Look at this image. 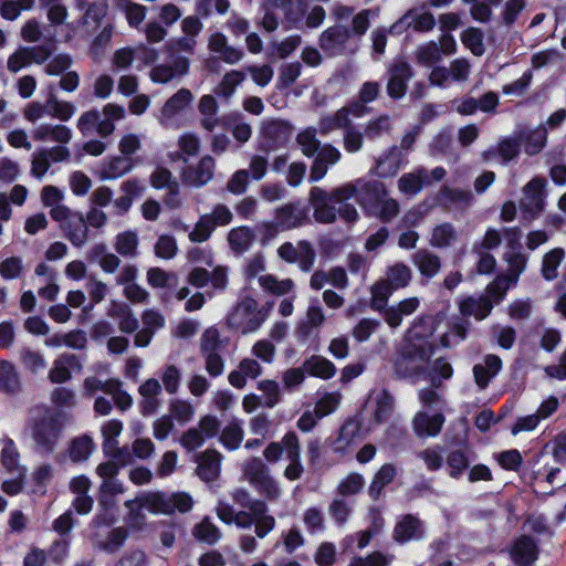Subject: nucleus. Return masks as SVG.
Here are the masks:
<instances>
[{
    "mask_svg": "<svg viewBox=\"0 0 566 566\" xmlns=\"http://www.w3.org/2000/svg\"><path fill=\"white\" fill-rule=\"evenodd\" d=\"M387 189L377 180L357 179L344 184L331 192L321 187H313L308 193V201L313 207L314 219L319 223H334L337 216L346 222H355L358 219V211L352 203L346 202L356 198L357 203L368 216L373 209L385 198Z\"/></svg>",
    "mask_w": 566,
    "mask_h": 566,
    "instance_id": "f257e3e1",
    "label": "nucleus"
},
{
    "mask_svg": "<svg viewBox=\"0 0 566 566\" xmlns=\"http://www.w3.org/2000/svg\"><path fill=\"white\" fill-rule=\"evenodd\" d=\"M71 420V416L62 410L45 408L43 416L35 419L32 424V438L36 450L44 454L52 453Z\"/></svg>",
    "mask_w": 566,
    "mask_h": 566,
    "instance_id": "f03ea898",
    "label": "nucleus"
},
{
    "mask_svg": "<svg viewBox=\"0 0 566 566\" xmlns=\"http://www.w3.org/2000/svg\"><path fill=\"white\" fill-rule=\"evenodd\" d=\"M271 306H260L250 295L242 296L227 317L230 328L245 335L258 331L268 319Z\"/></svg>",
    "mask_w": 566,
    "mask_h": 566,
    "instance_id": "7ed1b4c3",
    "label": "nucleus"
},
{
    "mask_svg": "<svg viewBox=\"0 0 566 566\" xmlns=\"http://www.w3.org/2000/svg\"><path fill=\"white\" fill-rule=\"evenodd\" d=\"M126 507L130 511L132 516L138 520L142 511L147 510L151 513L170 514L176 510L187 512L191 509V497H134L126 501ZM138 523V521H136Z\"/></svg>",
    "mask_w": 566,
    "mask_h": 566,
    "instance_id": "20e7f679",
    "label": "nucleus"
},
{
    "mask_svg": "<svg viewBox=\"0 0 566 566\" xmlns=\"http://www.w3.org/2000/svg\"><path fill=\"white\" fill-rule=\"evenodd\" d=\"M433 355V349L428 344L408 345L395 361V371L398 377L407 378L420 375L424 370V364Z\"/></svg>",
    "mask_w": 566,
    "mask_h": 566,
    "instance_id": "39448f33",
    "label": "nucleus"
},
{
    "mask_svg": "<svg viewBox=\"0 0 566 566\" xmlns=\"http://www.w3.org/2000/svg\"><path fill=\"white\" fill-rule=\"evenodd\" d=\"M208 50L213 54V56L207 61L209 70H213V64L218 61L233 65L244 57L243 50L230 45L227 36L221 32H214L209 36Z\"/></svg>",
    "mask_w": 566,
    "mask_h": 566,
    "instance_id": "423d86ee",
    "label": "nucleus"
},
{
    "mask_svg": "<svg viewBox=\"0 0 566 566\" xmlns=\"http://www.w3.org/2000/svg\"><path fill=\"white\" fill-rule=\"evenodd\" d=\"M352 38L350 30L344 24H335L327 28L319 36V48L331 56L343 55L348 52V43ZM350 53L355 49L349 50Z\"/></svg>",
    "mask_w": 566,
    "mask_h": 566,
    "instance_id": "0eeeda50",
    "label": "nucleus"
},
{
    "mask_svg": "<svg viewBox=\"0 0 566 566\" xmlns=\"http://www.w3.org/2000/svg\"><path fill=\"white\" fill-rule=\"evenodd\" d=\"M279 256L287 263H298L303 272H310L316 259L315 250L308 241H298L296 245L291 242L283 243L277 249Z\"/></svg>",
    "mask_w": 566,
    "mask_h": 566,
    "instance_id": "6e6552de",
    "label": "nucleus"
},
{
    "mask_svg": "<svg viewBox=\"0 0 566 566\" xmlns=\"http://www.w3.org/2000/svg\"><path fill=\"white\" fill-rule=\"evenodd\" d=\"M544 181L532 179L523 188V196L520 200V209L527 220L535 219L544 208Z\"/></svg>",
    "mask_w": 566,
    "mask_h": 566,
    "instance_id": "1a4fd4ad",
    "label": "nucleus"
},
{
    "mask_svg": "<svg viewBox=\"0 0 566 566\" xmlns=\"http://www.w3.org/2000/svg\"><path fill=\"white\" fill-rule=\"evenodd\" d=\"M190 61L182 55L170 56L166 63L158 64L150 70L149 76L154 83L167 84L177 77L189 73Z\"/></svg>",
    "mask_w": 566,
    "mask_h": 566,
    "instance_id": "9d476101",
    "label": "nucleus"
},
{
    "mask_svg": "<svg viewBox=\"0 0 566 566\" xmlns=\"http://www.w3.org/2000/svg\"><path fill=\"white\" fill-rule=\"evenodd\" d=\"M243 473L259 492H264L268 495L277 492L275 482L270 476L268 468L260 458L249 459L243 465Z\"/></svg>",
    "mask_w": 566,
    "mask_h": 566,
    "instance_id": "9b49d317",
    "label": "nucleus"
},
{
    "mask_svg": "<svg viewBox=\"0 0 566 566\" xmlns=\"http://www.w3.org/2000/svg\"><path fill=\"white\" fill-rule=\"evenodd\" d=\"M413 77L411 66L402 61H395L388 69L387 93L394 99L405 96L408 82Z\"/></svg>",
    "mask_w": 566,
    "mask_h": 566,
    "instance_id": "f8f14e48",
    "label": "nucleus"
},
{
    "mask_svg": "<svg viewBox=\"0 0 566 566\" xmlns=\"http://www.w3.org/2000/svg\"><path fill=\"white\" fill-rule=\"evenodd\" d=\"M274 219L282 231L302 227L308 220L306 208L300 201L287 202L274 210Z\"/></svg>",
    "mask_w": 566,
    "mask_h": 566,
    "instance_id": "ddd939ff",
    "label": "nucleus"
},
{
    "mask_svg": "<svg viewBox=\"0 0 566 566\" xmlns=\"http://www.w3.org/2000/svg\"><path fill=\"white\" fill-rule=\"evenodd\" d=\"M214 168V159L210 155H205L196 165H190L184 170V182L197 188L203 187L212 180Z\"/></svg>",
    "mask_w": 566,
    "mask_h": 566,
    "instance_id": "4468645a",
    "label": "nucleus"
},
{
    "mask_svg": "<svg viewBox=\"0 0 566 566\" xmlns=\"http://www.w3.org/2000/svg\"><path fill=\"white\" fill-rule=\"evenodd\" d=\"M325 322V315L318 301H312L305 318L295 328V336L301 342H306L315 331H318Z\"/></svg>",
    "mask_w": 566,
    "mask_h": 566,
    "instance_id": "2eb2a0df",
    "label": "nucleus"
},
{
    "mask_svg": "<svg viewBox=\"0 0 566 566\" xmlns=\"http://www.w3.org/2000/svg\"><path fill=\"white\" fill-rule=\"evenodd\" d=\"M193 94L188 88L178 90L164 104L158 120L161 125L168 126L172 118L193 102Z\"/></svg>",
    "mask_w": 566,
    "mask_h": 566,
    "instance_id": "dca6fc26",
    "label": "nucleus"
},
{
    "mask_svg": "<svg viewBox=\"0 0 566 566\" xmlns=\"http://www.w3.org/2000/svg\"><path fill=\"white\" fill-rule=\"evenodd\" d=\"M402 164V153L397 146H391L375 158V167L371 172L379 178L394 177L398 174Z\"/></svg>",
    "mask_w": 566,
    "mask_h": 566,
    "instance_id": "f3484780",
    "label": "nucleus"
},
{
    "mask_svg": "<svg viewBox=\"0 0 566 566\" xmlns=\"http://www.w3.org/2000/svg\"><path fill=\"white\" fill-rule=\"evenodd\" d=\"M537 557L538 548L531 536L518 537L511 548V558L517 566H532Z\"/></svg>",
    "mask_w": 566,
    "mask_h": 566,
    "instance_id": "a211bd4d",
    "label": "nucleus"
},
{
    "mask_svg": "<svg viewBox=\"0 0 566 566\" xmlns=\"http://www.w3.org/2000/svg\"><path fill=\"white\" fill-rule=\"evenodd\" d=\"M221 454L216 450H206L197 455V475L205 482H212L220 471Z\"/></svg>",
    "mask_w": 566,
    "mask_h": 566,
    "instance_id": "6ab92c4d",
    "label": "nucleus"
},
{
    "mask_svg": "<svg viewBox=\"0 0 566 566\" xmlns=\"http://www.w3.org/2000/svg\"><path fill=\"white\" fill-rule=\"evenodd\" d=\"M444 423L442 413L428 416L426 412H417L412 419L415 433L420 437H436L440 433Z\"/></svg>",
    "mask_w": 566,
    "mask_h": 566,
    "instance_id": "aec40b11",
    "label": "nucleus"
},
{
    "mask_svg": "<svg viewBox=\"0 0 566 566\" xmlns=\"http://www.w3.org/2000/svg\"><path fill=\"white\" fill-rule=\"evenodd\" d=\"M66 239L76 248L88 241V227L82 213L76 212L66 223L62 224Z\"/></svg>",
    "mask_w": 566,
    "mask_h": 566,
    "instance_id": "412c9836",
    "label": "nucleus"
},
{
    "mask_svg": "<svg viewBox=\"0 0 566 566\" xmlns=\"http://www.w3.org/2000/svg\"><path fill=\"white\" fill-rule=\"evenodd\" d=\"M411 260L419 273L426 279L434 277L441 270L440 256L427 249L415 252Z\"/></svg>",
    "mask_w": 566,
    "mask_h": 566,
    "instance_id": "4be33fe9",
    "label": "nucleus"
},
{
    "mask_svg": "<svg viewBox=\"0 0 566 566\" xmlns=\"http://www.w3.org/2000/svg\"><path fill=\"white\" fill-rule=\"evenodd\" d=\"M430 184L428 171L420 167L412 172L403 174L398 180V189L405 195L415 196Z\"/></svg>",
    "mask_w": 566,
    "mask_h": 566,
    "instance_id": "5701e85b",
    "label": "nucleus"
},
{
    "mask_svg": "<svg viewBox=\"0 0 566 566\" xmlns=\"http://www.w3.org/2000/svg\"><path fill=\"white\" fill-rule=\"evenodd\" d=\"M94 450L95 443L86 433L72 438L67 443V455L73 463L87 461Z\"/></svg>",
    "mask_w": 566,
    "mask_h": 566,
    "instance_id": "b1692460",
    "label": "nucleus"
},
{
    "mask_svg": "<svg viewBox=\"0 0 566 566\" xmlns=\"http://www.w3.org/2000/svg\"><path fill=\"white\" fill-rule=\"evenodd\" d=\"M0 462L9 473L24 476L25 468L21 465L20 453L11 439L1 440Z\"/></svg>",
    "mask_w": 566,
    "mask_h": 566,
    "instance_id": "393cba45",
    "label": "nucleus"
},
{
    "mask_svg": "<svg viewBox=\"0 0 566 566\" xmlns=\"http://www.w3.org/2000/svg\"><path fill=\"white\" fill-rule=\"evenodd\" d=\"M21 389L22 384L17 367L8 360H2L0 363V391L14 396Z\"/></svg>",
    "mask_w": 566,
    "mask_h": 566,
    "instance_id": "a878e982",
    "label": "nucleus"
},
{
    "mask_svg": "<svg viewBox=\"0 0 566 566\" xmlns=\"http://www.w3.org/2000/svg\"><path fill=\"white\" fill-rule=\"evenodd\" d=\"M422 534L421 522L413 515H406L398 522L394 530V538L399 543H406L419 538Z\"/></svg>",
    "mask_w": 566,
    "mask_h": 566,
    "instance_id": "bb28decb",
    "label": "nucleus"
},
{
    "mask_svg": "<svg viewBox=\"0 0 566 566\" xmlns=\"http://www.w3.org/2000/svg\"><path fill=\"white\" fill-rule=\"evenodd\" d=\"M493 305L488 296H469L460 303V312L465 316L484 319L492 311Z\"/></svg>",
    "mask_w": 566,
    "mask_h": 566,
    "instance_id": "cd10ccee",
    "label": "nucleus"
},
{
    "mask_svg": "<svg viewBox=\"0 0 566 566\" xmlns=\"http://www.w3.org/2000/svg\"><path fill=\"white\" fill-rule=\"evenodd\" d=\"M254 241V231L249 227H238L228 234V242L231 250L237 254L247 252Z\"/></svg>",
    "mask_w": 566,
    "mask_h": 566,
    "instance_id": "c85d7f7f",
    "label": "nucleus"
},
{
    "mask_svg": "<svg viewBox=\"0 0 566 566\" xmlns=\"http://www.w3.org/2000/svg\"><path fill=\"white\" fill-rule=\"evenodd\" d=\"M138 244L139 240L137 233L128 230L116 235L114 249L119 255L134 259L138 254Z\"/></svg>",
    "mask_w": 566,
    "mask_h": 566,
    "instance_id": "c756f323",
    "label": "nucleus"
},
{
    "mask_svg": "<svg viewBox=\"0 0 566 566\" xmlns=\"http://www.w3.org/2000/svg\"><path fill=\"white\" fill-rule=\"evenodd\" d=\"M303 369L311 376L319 378H331L336 373L335 365L325 357L312 356L303 363Z\"/></svg>",
    "mask_w": 566,
    "mask_h": 566,
    "instance_id": "7c9ffc66",
    "label": "nucleus"
},
{
    "mask_svg": "<svg viewBox=\"0 0 566 566\" xmlns=\"http://www.w3.org/2000/svg\"><path fill=\"white\" fill-rule=\"evenodd\" d=\"M115 8L123 12L126 17L127 23L137 28L143 23L146 17V7L132 0H114Z\"/></svg>",
    "mask_w": 566,
    "mask_h": 566,
    "instance_id": "2f4dec72",
    "label": "nucleus"
},
{
    "mask_svg": "<svg viewBox=\"0 0 566 566\" xmlns=\"http://www.w3.org/2000/svg\"><path fill=\"white\" fill-rule=\"evenodd\" d=\"M401 23L412 27L416 31L426 32L433 29L436 20L433 14L430 12L413 14L412 11H409L398 22H396L390 30H396Z\"/></svg>",
    "mask_w": 566,
    "mask_h": 566,
    "instance_id": "473e14b6",
    "label": "nucleus"
},
{
    "mask_svg": "<svg viewBox=\"0 0 566 566\" xmlns=\"http://www.w3.org/2000/svg\"><path fill=\"white\" fill-rule=\"evenodd\" d=\"M444 205L453 206L457 209H465L471 205L473 195L470 190L444 187L440 193Z\"/></svg>",
    "mask_w": 566,
    "mask_h": 566,
    "instance_id": "72a5a7b5",
    "label": "nucleus"
},
{
    "mask_svg": "<svg viewBox=\"0 0 566 566\" xmlns=\"http://www.w3.org/2000/svg\"><path fill=\"white\" fill-rule=\"evenodd\" d=\"M245 80V74L238 70L227 72L216 86L214 93L226 99L232 97L237 87Z\"/></svg>",
    "mask_w": 566,
    "mask_h": 566,
    "instance_id": "f704fd0d",
    "label": "nucleus"
},
{
    "mask_svg": "<svg viewBox=\"0 0 566 566\" xmlns=\"http://www.w3.org/2000/svg\"><path fill=\"white\" fill-rule=\"evenodd\" d=\"M457 238L455 228L451 223L444 222L432 230L430 244L434 248L444 249L450 247Z\"/></svg>",
    "mask_w": 566,
    "mask_h": 566,
    "instance_id": "c9c22d12",
    "label": "nucleus"
},
{
    "mask_svg": "<svg viewBox=\"0 0 566 566\" xmlns=\"http://www.w3.org/2000/svg\"><path fill=\"white\" fill-rule=\"evenodd\" d=\"M400 206L398 201L394 198H390L387 191L385 198L380 199L379 203H377V206L368 216L376 217L382 222H390L398 216Z\"/></svg>",
    "mask_w": 566,
    "mask_h": 566,
    "instance_id": "e433bc0d",
    "label": "nucleus"
},
{
    "mask_svg": "<svg viewBox=\"0 0 566 566\" xmlns=\"http://www.w3.org/2000/svg\"><path fill=\"white\" fill-rule=\"evenodd\" d=\"M133 160L128 157H114L102 169L104 179H117L133 169Z\"/></svg>",
    "mask_w": 566,
    "mask_h": 566,
    "instance_id": "4c0bfd02",
    "label": "nucleus"
},
{
    "mask_svg": "<svg viewBox=\"0 0 566 566\" xmlns=\"http://www.w3.org/2000/svg\"><path fill=\"white\" fill-rule=\"evenodd\" d=\"M375 400L376 408L373 418L376 423H382L391 416L395 408V399L388 390L382 389L377 394Z\"/></svg>",
    "mask_w": 566,
    "mask_h": 566,
    "instance_id": "58836bf2",
    "label": "nucleus"
},
{
    "mask_svg": "<svg viewBox=\"0 0 566 566\" xmlns=\"http://www.w3.org/2000/svg\"><path fill=\"white\" fill-rule=\"evenodd\" d=\"M565 258V251L560 248H555L543 256L542 275L552 281L558 276L557 269Z\"/></svg>",
    "mask_w": 566,
    "mask_h": 566,
    "instance_id": "ea45409f",
    "label": "nucleus"
},
{
    "mask_svg": "<svg viewBox=\"0 0 566 566\" xmlns=\"http://www.w3.org/2000/svg\"><path fill=\"white\" fill-rule=\"evenodd\" d=\"M386 274V280L396 290L406 287L410 283L412 277L411 269L402 262H397L394 265L389 266Z\"/></svg>",
    "mask_w": 566,
    "mask_h": 566,
    "instance_id": "a19ab883",
    "label": "nucleus"
},
{
    "mask_svg": "<svg viewBox=\"0 0 566 566\" xmlns=\"http://www.w3.org/2000/svg\"><path fill=\"white\" fill-rule=\"evenodd\" d=\"M50 401L59 409H73L78 403L75 391L63 386L55 387L50 392Z\"/></svg>",
    "mask_w": 566,
    "mask_h": 566,
    "instance_id": "79ce46f5",
    "label": "nucleus"
},
{
    "mask_svg": "<svg viewBox=\"0 0 566 566\" xmlns=\"http://www.w3.org/2000/svg\"><path fill=\"white\" fill-rule=\"evenodd\" d=\"M522 140L524 143L525 151L528 155L538 154L547 142V132L545 127H537L534 130L526 133Z\"/></svg>",
    "mask_w": 566,
    "mask_h": 566,
    "instance_id": "37998d69",
    "label": "nucleus"
},
{
    "mask_svg": "<svg viewBox=\"0 0 566 566\" xmlns=\"http://www.w3.org/2000/svg\"><path fill=\"white\" fill-rule=\"evenodd\" d=\"M317 129L314 127H307L302 130L297 137L296 142L301 147L303 155L306 157H313L319 150L321 142L316 137Z\"/></svg>",
    "mask_w": 566,
    "mask_h": 566,
    "instance_id": "c03bdc74",
    "label": "nucleus"
},
{
    "mask_svg": "<svg viewBox=\"0 0 566 566\" xmlns=\"http://www.w3.org/2000/svg\"><path fill=\"white\" fill-rule=\"evenodd\" d=\"M108 4L106 0L91 2L83 15L82 23L85 27H98L102 20L107 15Z\"/></svg>",
    "mask_w": 566,
    "mask_h": 566,
    "instance_id": "a18cd8bd",
    "label": "nucleus"
},
{
    "mask_svg": "<svg viewBox=\"0 0 566 566\" xmlns=\"http://www.w3.org/2000/svg\"><path fill=\"white\" fill-rule=\"evenodd\" d=\"M259 284L268 292L282 296L287 294L294 287V282L291 279L279 281L271 274L261 275L259 277Z\"/></svg>",
    "mask_w": 566,
    "mask_h": 566,
    "instance_id": "49530a36",
    "label": "nucleus"
},
{
    "mask_svg": "<svg viewBox=\"0 0 566 566\" xmlns=\"http://www.w3.org/2000/svg\"><path fill=\"white\" fill-rule=\"evenodd\" d=\"M150 184L157 189L167 188L169 195L177 196L179 192V186L177 181L172 179L171 171L164 167H158L154 170L150 176Z\"/></svg>",
    "mask_w": 566,
    "mask_h": 566,
    "instance_id": "de8ad7c7",
    "label": "nucleus"
},
{
    "mask_svg": "<svg viewBox=\"0 0 566 566\" xmlns=\"http://www.w3.org/2000/svg\"><path fill=\"white\" fill-rule=\"evenodd\" d=\"M50 116L62 122H67L75 113V106L67 101L59 99L55 94H49Z\"/></svg>",
    "mask_w": 566,
    "mask_h": 566,
    "instance_id": "09e8293b",
    "label": "nucleus"
},
{
    "mask_svg": "<svg viewBox=\"0 0 566 566\" xmlns=\"http://www.w3.org/2000/svg\"><path fill=\"white\" fill-rule=\"evenodd\" d=\"M391 130V120L388 115H381L377 118L367 122L364 133L369 140H376L384 134H389Z\"/></svg>",
    "mask_w": 566,
    "mask_h": 566,
    "instance_id": "8fccbe9b",
    "label": "nucleus"
},
{
    "mask_svg": "<svg viewBox=\"0 0 566 566\" xmlns=\"http://www.w3.org/2000/svg\"><path fill=\"white\" fill-rule=\"evenodd\" d=\"M395 475V467L391 464H384L374 476L369 488L370 495L380 494L384 488L394 481Z\"/></svg>",
    "mask_w": 566,
    "mask_h": 566,
    "instance_id": "3c124183",
    "label": "nucleus"
},
{
    "mask_svg": "<svg viewBox=\"0 0 566 566\" xmlns=\"http://www.w3.org/2000/svg\"><path fill=\"white\" fill-rule=\"evenodd\" d=\"M193 536L207 544H214L221 536L220 531L208 517L203 518L201 523L196 525L192 531Z\"/></svg>",
    "mask_w": 566,
    "mask_h": 566,
    "instance_id": "603ef678",
    "label": "nucleus"
},
{
    "mask_svg": "<svg viewBox=\"0 0 566 566\" xmlns=\"http://www.w3.org/2000/svg\"><path fill=\"white\" fill-rule=\"evenodd\" d=\"M463 44L476 56H481L485 49L483 33L478 28H469L461 35Z\"/></svg>",
    "mask_w": 566,
    "mask_h": 566,
    "instance_id": "864d4df0",
    "label": "nucleus"
},
{
    "mask_svg": "<svg viewBox=\"0 0 566 566\" xmlns=\"http://www.w3.org/2000/svg\"><path fill=\"white\" fill-rule=\"evenodd\" d=\"M20 360L23 367L36 374L46 367V361L40 352L24 348L20 352Z\"/></svg>",
    "mask_w": 566,
    "mask_h": 566,
    "instance_id": "5fc2aeb1",
    "label": "nucleus"
},
{
    "mask_svg": "<svg viewBox=\"0 0 566 566\" xmlns=\"http://www.w3.org/2000/svg\"><path fill=\"white\" fill-rule=\"evenodd\" d=\"M365 133L360 132L357 127H347L343 132V146L348 154H356L364 147Z\"/></svg>",
    "mask_w": 566,
    "mask_h": 566,
    "instance_id": "6e6d98bb",
    "label": "nucleus"
},
{
    "mask_svg": "<svg viewBox=\"0 0 566 566\" xmlns=\"http://www.w3.org/2000/svg\"><path fill=\"white\" fill-rule=\"evenodd\" d=\"M116 379L117 378H108L106 380H102L96 376H88L83 381V392L90 397L98 390L109 395V392L114 391V382Z\"/></svg>",
    "mask_w": 566,
    "mask_h": 566,
    "instance_id": "4d7b16f0",
    "label": "nucleus"
},
{
    "mask_svg": "<svg viewBox=\"0 0 566 566\" xmlns=\"http://www.w3.org/2000/svg\"><path fill=\"white\" fill-rule=\"evenodd\" d=\"M416 57L418 63L420 64H423L426 66L432 65L433 63L441 60L439 44L433 41H430L419 46L416 51Z\"/></svg>",
    "mask_w": 566,
    "mask_h": 566,
    "instance_id": "13d9d810",
    "label": "nucleus"
},
{
    "mask_svg": "<svg viewBox=\"0 0 566 566\" xmlns=\"http://www.w3.org/2000/svg\"><path fill=\"white\" fill-rule=\"evenodd\" d=\"M377 15V10L364 9L353 15L352 19V35L361 38L370 25V18Z\"/></svg>",
    "mask_w": 566,
    "mask_h": 566,
    "instance_id": "bf43d9fd",
    "label": "nucleus"
},
{
    "mask_svg": "<svg viewBox=\"0 0 566 566\" xmlns=\"http://www.w3.org/2000/svg\"><path fill=\"white\" fill-rule=\"evenodd\" d=\"M231 134L240 144H245L252 136V127L243 122L242 114H233L231 116Z\"/></svg>",
    "mask_w": 566,
    "mask_h": 566,
    "instance_id": "052dcab7",
    "label": "nucleus"
},
{
    "mask_svg": "<svg viewBox=\"0 0 566 566\" xmlns=\"http://www.w3.org/2000/svg\"><path fill=\"white\" fill-rule=\"evenodd\" d=\"M197 46V40L192 36L184 35L177 39H171L166 44V52L170 53L171 56L180 55V52L193 54Z\"/></svg>",
    "mask_w": 566,
    "mask_h": 566,
    "instance_id": "680f3d73",
    "label": "nucleus"
},
{
    "mask_svg": "<svg viewBox=\"0 0 566 566\" xmlns=\"http://www.w3.org/2000/svg\"><path fill=\"white\" fill-rule=\"evenodd\" d=\"M154 250L158 258L170 260L177 254L178 245L172 235L163 234L155 243Z\"/></svg>",
    "mask_w": 566,
    "mask_h": 566,
    "instance_id": "e2e57ef3",
    "label": "nucleus"
},
{
    "mask_svg": "<svg viewBox=\"0 0 566 566\" xmlns=\"http://www.w3.org/2000/svg\"><path fill=\"white\" fill-rule=\"evenodd\" d=\"M169 410L171 417H174L178 422L186 423L190 421L195 415L193 406L181 399H174L169 403Z\"/></svg>",
    "mask_w": 566,
    "mask_h": 566,
    "instance_id": "0e129e2a",
    "label": "nucleus"
},
{
    "mask_svg": "<svg viewBox=\"0 0 566 566\" xmlns=\"http://www.w3.org/2000/svg\"><path fill=\"white\" fill-rule=\"evenodd\" d=\"M161 381L168 394H176L181 381L180 369L176 365H167L161 371Z\"/></svg>",
    "mask_w": 566,
    "mask_h": 566,
    "instance_id": "69168bd1",
    "label": "nucleus"
},
{
    "mask_svg": "<svg viewBox=\"0 0 566 566\" xmlns=\"http://www.w3.org/2000/svg\"><path fill=\"white\" fill-rule=\"evenodd\" d=\"M447 465L449 474L452 478H458L469 467V459L463 450H454L448 454Z\"/></svg>",
    "mask_w": 566,
    "mask_h": 566,
    "instance_id": "338daca9",
    "label": "nucleus"
},
{
    "mask_svg": "<svg viewBox=\"0 0 566 566\" xmlns=\"http://www.w3.org/2000/svg\"><path fill=\"white\" fill-rule=\"evenodd\" d=\"M220 439L228 449L234 450L243 440V430L238 423H229L222 430Z\"/></svg>",
    "mask_w": 566,
    "mask_h": 566,
    "instance_id": "774afa93",
    "label": "nucleus"
}]
</instances>
